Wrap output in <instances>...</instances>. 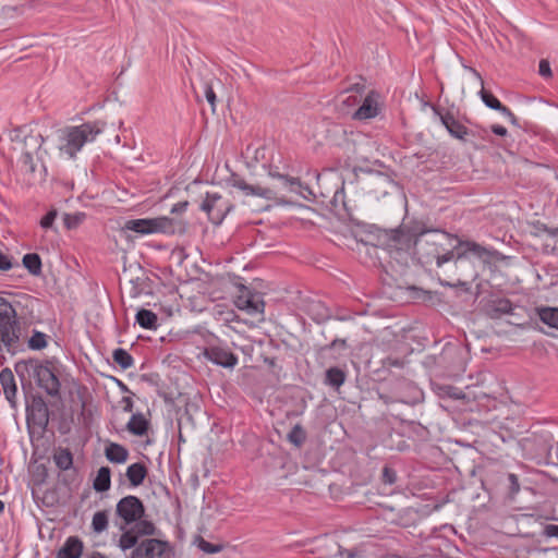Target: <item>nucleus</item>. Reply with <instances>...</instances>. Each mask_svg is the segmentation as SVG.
Returning <instances> with one entry per match:
<instances>
[{"mask_svg": "<svg viewBox=\"0 0 558 558\" xmlns=\"http://www.w3.org/2000/svg\"><path fill=\"white\" fill-rule=\"evenodd\" d=\"M86 219V214L83 211H76L73 214H64L63 222L66 229L72 230L81 226Z\"/></svg>", "mask_w": 558, "mask_h": 558, "instance_id": "32", "label": "nucleus"}, {"mask_svg": "<svg viewBox=\"0 0 558 558\" xmlns=\"http://www.w3.org/2000/svg\"><path fill=\"white\" fill-rule=\"evenodd\" d=\"M538 73L541 76H543L545 78L551 77L553 73H551L550 64L547 60L542 59L539 61Z\"/></svg>", "mask_w": 558, "mask_h": 558, "instance_id": "42", "label": "nucleus"}, {"mask_svg": "<svg viewBox=\"0 0 558 558\" xmlns=\"http://www.w3.org/2000/svg\"><path fill=\"white\" fill-rule=\"evenodd\" d=\"M125 475L131 485L137 487L143 484L147 476V468L141 462L133 463L128 466Z\"/></svg>", "mask_w": 558, "mask_h": 558, "instance_id": "21", "label": "nucleus"}, {"mask_svg": "<svg viewBox=\"0 0 558 558\" xmlns=\"http://www.w3.org/2000/svg\"><path fill=\"white\" fill-rule=\"evenodd\" d=\"M131 549L130 558H165L169 550V543L149 537L136 542Z\"/></svg>", "mask_w": 558, "mask_h": 558, "instance_id": "10", "label": "nucleus"}, {"mask_svg": "<svg viewBox=\"0 0 558 558\" xmlns=\"http://www.w3.org/2000/svg\"><path fill=\"white\" fill-rule=\"evenodd\" d=\"M232 206L222 204V197L219 193H206L201 204V209L208 215L209 220L215 225H220L231 210Z\"/></svg>", "mask_w": 558, "mask_h": 558, "instance_id": "12", "label": "nucleus"}, {"mask_svg": "<svg viewBox=\"0 0 558 558\" xmlns=\"http://www.w3.org/2000/svg\"><path fill=\"white\" fill-rule=\"evenodd\" d=\"M396 481H397L396 472L392 469L385 466L383 469V482L385 484L392 485L396 483Z\"/></svg>", "mask_w": 558, "mask_h": 558, "instance_id": "41", "label": "nucleus"}, {"mask_svg": "<svg viewBox=\"0 0 558 558\" xmlns=\"http://www.w3.org/2000/svg\"><path fill=\"white\" fill-rule=\"evenodd\" d=\"M512 303L507 299H498L493 301L487 310L492 318H499L501 315L512 313Z\"/></svg>", "mask_w": 558, "mask_h": 558, "instance_id": "24", "label": "nucleus"}, {"mask_svg": "<svg viewBox=\"0 0 558 558\" xmlns=\"http://www.w3.org/2000/svg\"><path fill=\"white\" fill-rule=\"evenodd\" d=\"M439 391H440L439 393L441 396H448L453 399H460L463 397L462 393L460 391H458V389L452 386H441V387H439Z\"/></svg>", "mask_w": 558, "mask_h": 558, "instance_id": "40", "label": "nucleus"}, {"mask_svg": "<svg viewBox=\"0 0 558 558\" xmlns=\"http://www.w3.org/2000/svg\"><path fill=\"white\" fill-rule=\"evenodd\" d=\"M23 266L28 270V272L33 276H39L43 270L41 258L36 253H28L23 256L22 259Z\"/></svg>", "mask_w": 558, "mask_h": 558, "instance_id": "28", "label": "nucleus"}, {"mask_svg": "<svg viewBox=\"0 0 558 558\" xmlns=\"http://www.w3.org/2000/svg\"><path fill=\"white\" fill-rule=\"evenodd\" d=\"M306 312L316 323H323L329 318V311L320 301H311Z\"/></svg>", "mask_w": 558, "mask_h": 558, "instance_id": "25", "label": "nucleus"}, {"mask_svg": "<svg viewBox=\"0 0 558 558\" xmlns=\"http://www.w3.org/2000/svg\"><path fill=\"white\" fill-rule=\"evenodd\" d=\"M44 137L40 134H31L24 140V148L21 158L19 159V166L25 173H34L36 170V163L34 155L41 148Z\"/></svg>", "mask_w": 558, "mask_h": 558, "instance_id": "13", "label": "nucleus"}, {"mask_svg": "<svg viewBox=\"0 0 558 558\" xmlns=\"http://www.w3.org/2000/svg\"><path fill=\"white\" fill-rule=\"evenodd\" d=\"M203 355L206 360L223 368L232 369L239 363V357L227 347H206L203 350Z\"/></svg>", "mask_w": 558, "mask_h": 558, "instance_id": "14", "label": "nucleus"}, {"mask_svg": "<svg viewBox=\"0 0 558 558\" xmlns=\"http://www.w3.org/2000/svg\"><path fill=\"white\" fill-rule=\"evenodd\" d=\"M26 420L28 425H34L45 430L49 424V409L41 397H34L32 403L26 408Z\"/></svg>", "mask_w": 558, "mask_h": 558, "instance_id": "15", "label": "nucleus"}, {"mask_svg": "<svg viewBox=\"0 0 558 558\" xmlns=\"http://www.w3.org/2000/svg\"><path fill=\"white\" fill-rule=\"evenodd\" d=\"M111 472L108 466H101L94 480L93 487L96 492L104 493L110 488Z\"/></svg>", "mask_w": 558, "mask_h": 558, "instance_id": "26", "label": "nucleus"}, {"mask_svg": "<svg viewBox=\"0 0 558 558\" xmlns=\"http://www.w3.org/2000/svg\"><path fill=\"white\" fill-rule=\"evenodd\" d=\"M130 529L125 527V530H122L123 533L121 534L118 546L122 551L130 550L132 547L136 545V542H140L141 537L146 536V538H149V536H153L156 534V526L151 521L148 520H142L134 522Z\"/></svg>", "mask_w": 558, "mask_h": 558, "instance_id": "7", "label": "nucleus"}, {"mask_svg": "<svg viewBox=\"0 0 558 558\" xmlns=\"http://www.w3.org/2000/svg\"><path fill=\"white\" fill-rule=\"evenodd\" d=\"M205 97L214 109L215 105H216V94H215L213 87L208 84L205 85Z\"/></svg>", "mask_w": 558, "mask_h": 558, "instance_id": "45", "label": "nucleus"}, {"mask_svg": "<svg viewBox=\"0 0 558 558\" xmlns=\"http://www.w3.org/2000/svg\"><path fill=\"white\" fill-rule=\"evenodd\" d=\"M198 548L206 554H217L220 553L223 548L220 544H213L210 542L201 538L198 542Z\"/></svg>", "mask_w": 558, "mask_h": 558, "instance_id": "37", "label": "nucleus"}, {"mask_svg": "<svg viewBox=\"0 0 558 558\" xmlns=\"http://www.w3.org/2000/svg\"><path fill=\"white\" fill-rule=\"evenodd\" d=\"M13 267L12 258L0 252V270L7 271L10 270Z\"/></svg>", "mask_w": 558, "mask_h": 558, "instance_id": "43", "label": "nucleus"}, {"mask_svg": "<svg viewBox=\"0 0 558 558\" xmlns=\"http://www.w3.org/2000/svg\"><path fill=\"white\" fill-rule=\"evenodd\" d=\"M4 510V502L0 500V513H2Z\"/></svg>", "mask_w": 558, "mask_h": 558, "instance_id": "53", "label": "nucleus"}, {"mask_svg": "<svg viewBox=\"0 0 558 558\" xmlns=\"http://www.w3.org/2000/svg\"><path fill=\"white\" fill-rule=\"evenodd\" d=\"M345 380V373L339 367H330L326 371L325 384L339 388Z\"/></svg>", "mask_w": 558, "mask_h": 558, "instance_id": "30", "label": "nucleus"}, {"mask_svg": "<svg viewBox=\"0 0 558 558\" xmlns=\"http://www.w3.org/2000/svg\"><path fill=\"white\" fill-rule=\"evenodd\" d=\"M227 184L239 190L245 196H257L267 201H274L277 198V194L272 189L250 184L243 177L235 172H232L227 179Z\"/></svg>", "mask_w": 558, "mask_h": 558, "instance_id": "11", "label": "nucleus"}, {"mask_svg": "<svg viewBox=\"0 0 558 558\" xmlns=\"http://www.w3.org/2000/svg\"><path fill=\"white\" fill-rule=\"evenodd\" d=\"M0 384L2 386L4 396L9 402H13L17 388L14 375L10 368H4L0 372Z\"/></svg>", "mask_w": 558, "mask_h": 558, "instance_id": "19", "label": "nucleus"}, {"mask_svg": "<svg viewBox=\"0 0 558 558\" xmlns=\"http://www.w3.org/2000/svg\"><path fill=\"white\" fill-rule=\"evenodd\" d=\"M121 403L123 404V411L124 412H132L133 411V400L131 397H123L121 400Z\"/></svg>", "mask_w": 558, "mask_h": 558, "instance_id": "48", "label": "nucleus"}, {"mask_svg": "<svg viewBox=\"0 0 558 558\" xmlns=\"http://www.w3.org/2000/svg\"><path fill=\"white\" fill-rule=\"evenodd\" d=\"M554 452H555L556 458L558 459V442L554 447Z\"/></svg>", "mask_w": 558, "mask_h": 558, "instance_id": "52", "label": "nucleus"}, {"mask_svg": "<svg viewBox=\"0 0 558 558\" xmlns=\"http://www.w3.org/2000/svg\"><path fill=\"white\" fill-rule=\"evenodd\" d=\"M116 514L122 521V524L119 526L122 531L144 517L145 507L138 497L129 495L118 501Z\"/></svg>", "mask_w": 558, "mask_h": 558, "instance_id": "6", "label": "nucleus"}, {"mask_svg": "<svg viewBox=\"0 0 558 558\" xmlns=\"http://www.w3.org/2000/svg\"><path fill=\"white\" fill-rule=\"evenodd\" d=\"M105 128L106 123L97 120L63 129L60 134V151L69 158H75L84 145L94 142Z\"/></svg>", "mask_w": 558, "mask_h": 558, "instance_id": "2", "label": "nucleus"}, {"mask_svg": "<svg viewBox=\"0 0 558 558\" xmlns=\"http://www.w3.org/2000/svg\"><path fill=\"white\" fill-rule=\"evenodd\" d=\"M544 533L548 537H557L558 538V525H556V524L546 525Z\"/></svg>", "mask_w": 558, "mask_h": 558, "instance_id": "47", "label": "nucleus"}, {"mask_svg": "<svg viewBox=\"0 0 558 558\" xmlns=\"http://www.w3.org/2000/svg\"><path fill=\"white\" fill-rule=\"evenodd\" d=\"M119 383H120V385L122 387V390H128V387L124 384H122L121 381H119Z\"/></svg>", "mask_w": 558, "mask_h": 558, "instance_id": "54", "label": "nucleus"}, {"mask_svg": "<svg viewBox=\"0 0 558 558\" xmlns=\"http://www.w3.org/2000/svg\"><path fill=\"white\" fill-rule=\"evenodd\" d=\"M124 230L133 231L141 235L166 233L172 234L175 231L174 221L168 217L131 219L124 223Z\"/></svg>", "mask_w": 558, "mask_h": 558, "instance_id": "5", "label": "nucleus"}, {"mask_svg": "<svg viewBox=\"0 0 558 558\" xmlns=\"http://www.w3.org/2000/svg\"><path fill=\"white\" fill-rule=\"evenodd\" d=\"M434 112L439 118L441 124L446 128L448 133L457 140L465 142L470 135L480 136L482 138H485L487 135V131L485 129H468L465 125L459 122L450 111H442L438 108H434Z\"/></svg>", "mask_w": 558, "mask_h": 558, "instance_id": "8", "label": "nucleus"}, {"mask_svg": "<svg viewBox=\"0 0 558 558\" xmlns=\"http://www.w3.org/2000/svg\"><path fill=\"white\" fill-rule=\"evenodd\" d=\"M492 132L498 136H506L508 131L504 125L495 124L492 126Z\"/></svg>", "mask_w": 558, "mask_h": 558, "instance_id": "49", "label": "nucleus"}, {"mask_svg": "<svg viewBox=\"0 0 558 558\" xmlns=\"http://www.w3.org/2000/svg\"><path fill=\"white\" fill-rule=\"evenodd\" d=\"M381 558H401L399 555H396V554H389V555H386Z\"/></svg>", "mask_w": 558, "mask_h": 558, "instance_id": "51", "label": "nucleus"}, {"mask_svg": "<svg viewBox=\"0 0 558 558\" xmlns=\"http://www.w3.org/2000/svg\"><path fill=\"white\" fill-rule=\"evenodd\" d=\"M189 203L186 201L174 204L171 208L172 214H181L187 209Z\"/></svg>", "mask_w": 558, "mask_h": 558, "instance_id": "46", "label": "nucleus"}, {"mask_svg": "<svg viewBox=\"0 0 558 558\" xmlns=\"http://www.w3.org/2000/svg\"><path fill=\"white\" fill-rule=\"evenodd\" d=\"M112 360L122 369L131 368L134 365L133 356L124 349L118 348L112 352Z\"/></svg>", "mask_w": 558, "mask_h": 558, "instance_id": "31", "label": "nucleus"}, {"mask_svg": "<svg viewBox=\"0 0 558 558\" xmlns=\"http://www.w3.org/2000/svg\"><path fill=\"white\" fill-rule=\"evenodd\" d=\"M305 432L300 424L293 426L288 434L289 441L298 447H300L305 441Z\"/></svg>", "mask_w": 558, "mask_h": 558, "instance_id": "36", "label": "nucleus"}, {"mask_svg": "<svg viewBox=\"0 0 558 558\" xmlns=\"http://www.w3.org/2000/svg\"><path fill=\"white\" fill-rule=\"evenodd\" d=\"M135 322L144 329L156 330L158 328V317L149 310L137 311Z\"/></svg>", "mask_w": 558, "mask_h": 558, "instance_id": "22", "label": "nucleus"}, {"mask_svg": "<svg viewBox=\"0 0 558 558\" xmlns=\"http://www.w3.org/2000/svg\"><path fill=\"white\" fill-rule=\"evenodd\" d=\"M449 238V233L440 231H433L430 239L420 238L417 245L422 251V258H425V263L435 259L437 267L452 260L459 271V277L456 282L441 281V286L460 287L464 291H469L471 287L466 279L473 281L478 277L475 266L469 260V255L472 254L480 259H488L492 252L476 242L462 240H458V244L452 250H445L442 241Z\"/></svg>", "mask_w": 558, "mask_h": 558, "instance_id": "1", "label": "nucleus"}, {"mask_svg": "<svg viewBox=\"0 0 558 558\" xmlns=\"http://www.w3.org/2000/svg\"><path fill=\"white\" fill-rule=\"evenodd\" d=\"M126 429L136 436H143L147 433L148 421L142 413H135L126 424Z\"/></svg>", "mask_w": 558, "mask_h": 558, "instance_id": "23", "label": "nucleus"}, {"mask_svg": "<svg viewBox=\"0 0 558 558\" xmlns=\"http://www.w3.org/2000/svg\"><path fill=\"white\" fill-rule=\"evenodd\" d=\"M47 347V335L35 330L32 337L28 339V348L32 350H43Z\"/></svg>", "mask_w": 558, "mask_h": 558, "instance_id": "35", "label": "nucleus"}, {"mask_svg": "<svg viewBox=\"0 0 558 558\" xmlns=\"http://www.w3.org/2000/svg\"><path fill=\"white\" fill-rule=\"evenodd\" d=\"M471 72L478 80L482 86L478 95L482 101L485 104V106L500 112L504 117L508 118L512 123H515L517 119L513 112L508 107L504 106L490 92L484 88V81L481 74L475 69H471Z\"/></svg>", "mask_w": 558, "mask_h": 558, "instance_id": "16", "label": "nucleus"}, {"mask_svg": "<svg viewBox=\"0 0 558 558\" xmlns=\"http://www.w3.org/2000/svg\"><path fill=\"white\" fill-rule=\"evenodd\" d=\"M83 549L84 544L77 536H69L57 551L56 558H81Z\"/></svg>", "mask_w": 558, "mask_h": 558, "instance_id": "18", "label": "nucleus"}, {"mask_svg": "<svg viewBox=\"0 0 558 558\" xmlns=\"http://www.w3.org/2000/svg\"><path fill=\"white\" fill-rule=\"evenodd\" d=\"M507 480H508V483H509L510 495H511V497H513L520 490V484H519L518 476L515 474H513V473H509L507 475Z\"/></svg>", "mask_w": 558, "mask_h": 558, "instance_id": "39", "label": "nucleus"}, {"mask_svg": "<svg viewBox=\"0 0 558 558\" xmlns=\"http://www.w3.org/2000/svg\"><path fill=\"white\" fill-rule=\"evenodd\" d=\"M234 304L240 311H244L251 316L264 314L265 303L258 292H254L247 287L241 286L234 299Z\"/></svg>", "mask_w": 558, "mask_h": 558, "instance_id": "9", "label": "nucleus"}, {"mask_svg": "<svg viewBox=\"0 0 558 558\" xmlns=\"http://www.w3.org/2000/svg\"><path fill=\"white\" fill-rule=\"evenodd\" d=\"M89 558H106L104 554L99 553V551H95L90 555Z\"/></svg>", "mask_w": 558, "mask_h": 558, "instance_id": "50", "label": "nucleus"}, {"mask_svg": "<svg viewBox=\"0 0 558 558\" xmlns=\"http://www.w3.org/2000/svg\"><path fill=\"white\" fill-rule=\"evenodd\" d=\"M93 531L96 533H101L108 527V514L106 511H97L93 515L92 520Z\"/></svg>", "mask_w": 558, "mask_h": 558, "instance_id": "34", "label": "nucleus"}, {"mask_svg": "<svg viewBox=\"0 0 558 558\" xmlns=\"http://www.w3.org/2000/svg\"><path fill=\"white\" fill-rule=\"evenodd\" d=\"M105 456L110 462L121 464L128 460L129 451L120 444L110 442L105 449Z\"/></svg>", "mask_w": 558, "mask_h": 558, "instance_id": "20", "label": "nucleus"}, {"mask_svg": "<svg viewBox=\"0 0 558 558\" xmlns=\"http://www.w3.org/2000/svg\"><path fill=\"white\" fill-rule=\"evenodd\" d=\"M23 350L21 325L15 308L0 298V354L15 355Z\"/></svg>", "mask_w": 558, "mask_h": 558, "instance_id": "3", "label": "nucleus"}, {"mask_svg": "<svg viewBox=\"0 0 558 558\" xmlns=\"http://www.w3.org/2000/svg\"><path fill=\"white\" fill-rule=\"evenodd\" d=\"M58 216V211L56 209L49 210L41 219L40 227L44 229L52 228L53 222Z\"/></svg>", "mask_w": 558, "mask_h": 558, "instance_id": "38", "label": "nucleus"}, {"mask_svg": "<svg viewBox=\"0 0 558 558\" xmlns=\"http://www.w3.org/2000/svg\"><path fill=\"white\" fill-rule=\"evenodd\" d=\"M379 94L371 92L364 98L362 105L354 112V118L357 120H368L375 118L379 112Z\"/></svg>", "mask_w": 558, "mask_h": 558, "instance_id": "17", "label": "nucleus"}, {"mask_svg": "<svg viewBox=\"0 0 558 558\" xmlns=\"http://www.w3.org/2000/svg\"><path fill=\"white\" fill-rule=\"evenodd\" d=\"M21 367H24L29 375H32L37 385L44 389L47 395L57 397L60 393V380L52 371L50 363H39L35 360H29L26 363L17 364L16 372L20 373Z\"/></svg>", "mask_w": 558, "mask_h": 558, "instance_id": "4", "label": "nucleus"}, {"mask_svg": "<svg viewBox=\"0 0 558 558\" xmlns=\"http://www.w3.org/2000/svg\"><path fill=\"white\" fill-rule=\"evenodd\" d=\"M384 366L385 367H397V368H402L403 365H404V362L400 359H397V357H386L383 362Z\"/></svg>", "mask_w": 558, "mask_h": 558, "instance_id": "44", "label": "nucleus"}, {"mask_svg": "<svg viewBox=\"0 0 558 558\" xmlns=\"http://www.w3.org/2000/svg\"><path fill=\"white\" fill-rule=\"evenodd\" d=\"M56 465L62 470L68 471L73 465V456L68 448H58L53 454Z\"/></svg>", "mask_w": 558, "mask_h": 558, "instance_id": "27", "label": "nucleus"}, {"mask_svg": "<svg viewBox=\"0 0 558 558\" xmlns=\"http://www.w3.org/2000/svg\"><path fill=\"white\" fill-rule=\"evenodd\" d=\"M269 175L281 180L283 186H286L290 192H296V189L301 186V182L298 178L281 174L277 171H269Z\"/></svg>", "mask_w": 558, "mask_h": 558, "instance_id": "33", "label": "nucleus"}, {"mask_svg": "<svg viewBox=\"0 0 558 558\" xmlns=\"http://www.w3.org/2000/svg\"><path fill=\"white\" fill-rule=\"evenodd\" d=\"M539 319L551 328L558 329V308L557 307H539L537 308Z\"/></svg>", "mask_w": 558, "mask_h": 558, "instance_id": "29", "label": "nucleus"}]
</instances>
